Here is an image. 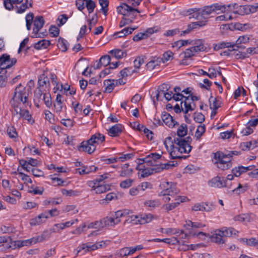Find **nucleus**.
Here are the masks:
<instances>
[{"label":"nucleus","instance_id":"1","mask_svg":"<svg viewBox=\"0 0 258 258\" xmlns=\"http://www.w3.org/2000/svg\"><path fill=\"white\" fill-rule=\"evenodd\" d=\"M171 142L172 145L170 146L171 151L170 155L172 159H185V157L181 156L182 153H189L192 149L190 144L192 142V139L188 136L185 138H174L172 140V138L168 137L166 138L164 142V144L167 149L168 146L167 142Z\"/></svg>","mask_w":258,"mask_h":258},{"label":"nucleus","instance_id":"2","mask_svg":"<svg viewBox=\"0 0 258 258\" xmlns=\"http://www.w3.org/2000/svg\"><path fill=\"white\" fill-rule=\"evenodd\" d=\"M29 94V90L20 84L15 88L13 98L10 101L11 106H30L31 103L28 101Z\"/></svg>","mask_w":258,"mask_h":258},{"label":"nucleus","instance_id":"3","mask_svg":"<svg viewBox=\"0 0 258 258\" xmlns=\"http://www.w3.org/2000/svg\"><path fill=\"white\" fill-rule=\"evenodd\" d=\"M118 13L122 15L124 17L119 23L120 28L133 22L137 16V13H140V11L130 6L125 3H122L117 8Z\"/></svg>","mask_w":258,"mask_h":258},{"label":"nucleus","instance_id":"4","mask_svg":"<svg viewBox=\"0 0 258 258\" xmlns=\"http://www.w3.org/2000/svg\"><path fill=\"white\" fill-rule=\"evenodd\" d=\"M230 154H225L221 152H217L214 154L215 164L223 170H227L232 167Z\"/></svg>","mask_w":258,"mask_h":258},{"label":"nucleus","instance_id":"5","mask_svg":"<svg viewBox=\"0 0 258 258\" xmlns=\"http://www.w3.org/2000/svg\"><path fill=\"white\" fill-rule=\"evenodd\" d=\"M160 187L162 191L158 193L159 197L170 196L173 198L179 192V190L176 187V184L172 182H162L160 184Z\"/></svg>","mask_w":258,"mask_h":258},{"label":"nucleus","instance_id":"6","mask_svg":"<svg viewBox=\"0 0 258 258\" xmlns=\"http://www.w3.org/2000/svg\"><path fill=\"white\" fill-rule=\"evenodd\" d=\"M184 227L186 230L188 231V234L193 237L200 236V235H204L205 236H209V234L203 232H199L196 233L194 232V229L202 228L206 226L205 224L199 222H192L190 220H187L185 221V224H184Z\"/></svg>","mask_w":258,"mask_h":258},{"label":"nucleus","instance_id":"7","mask_svg":"<svg viewBox=\"0 0 258 258\" xmlns=\"http://www.w3.org/2000/svg\"><path fill=\"white\" fill-rule=\"evenodd\" d=\"M108 242L109 241H102L96 242L93 244H91L90 242L83 243L77 247V253H79L83 250H84L85 252H87L103 248L106 246V243Z\"/></svg>","mask_w":258,"mask_h":258},{"label":"nucleus","instance_id":"8","mask_svg":"<svg viewBox=\"0 0 258 258\" xmlns=\"http://www.w3.org/2000/svg\"><path fill=\"white\" fill-rule=\"evenodd\" d=\"M45 21L42 16H37L34 20V27L33 29L32 38L42 37L44 35L39 31L44 25Z\"/></svg>","mask_w":258,"mask_h":258},{"label":"nucleus","instance_id":"9","mask_svg":"<svg viewBox=\"0 0 258 258\" xmlns=\"http://www.w3.org/2000/svg\"><path fill=\"white\" fill-rule=\"evenodd\" d=\"M87 185L97 194L105 192L110 189V186L108 184L104 185L102 183L98 182L97 181H89L87 182Z\"/></svg>","mask_w":258,"mask_h":258},{"label":"nucleus","instance_id":"10","mask_svg":"<svg viewBox=\"0 0 258 258\" xmlns=\"http://www.w3.org/2000/svg\"><path fill=\"white\" fill-rule=\"evenodd\" d=\"M37 89L45 92H49L50 89V85L48 77L44 74L39 76L38 81Z\"/></svg>","mask_w":258,"mask_h":258},{"label":"nucleus","instance_id":"11","mask_svg":"<svg viewBox=\"0 0 258 258\" xmlns=\"http://www.w3.org/2000/svg\"><path fill=\"white\" fill-rule=\"evenodd\" d=\"M96 146L90 141V139L83 141L79 147L78 150L80 151L87 152L91 154L96 150Z\"/></svg>","mask_w":258,"mask_h":258},{"label":"nucleus","instance_id":"12","mask_svg":"<svg viewBox=\"0 0 258 258\" xmlns=\"http://www.w3.org/2000/svg\"><path fill=\"white\" fill-rule=\"evenodd\" d=\"M214 12H217V11H220L222 13H225L226 12H233L234 13H236L234 11V10L237 9L238 7L237 4H229L227 6L226 5H220L218 4H215L212 5Z\"/></svg>","mask_w":258,"mask_h":258},{"label":"nucleus","instance_id":"13","mask_svg":"<svg viewBox=\"0 0 258 258\" xmlns=\"http://www.w3.org/2000/svg\"><path fill=\"white\" fill-rule=\"evenodd\" d=\"M209 186L214 188H221L226 186V180L225 178L216 176L208 182Z\"/></svg>","mask_w":258,"mask_h":258},{"label":"nucleus","instance_id":"14","mask_svg":"<svg viewBox=\"0 0 258 258\" xmlns=\"http://www.w3.org/2000/svg\"><path fill=\"white\" fill-rule=\"evenodd\" d=\"M11 61V64H8L6 67H3V70L5 71L7 69L10 68L11 67L15 64L17 59L15 58H11L9 55L5 53L0 56V64L4 65L7 62Z\"/></svg>","mask_w":258,"mask_h":258},{"label":"nucleus","instance_id":"15","mask_svg":"<svg viewBox=\"0 0 258 258\" xmlns=\"http://www.w3.org/2000/svg\"><path fill=\"white\" fill-rule=\"evenodd\" d=\"M46 234L43 233L36 237L22 240L23 246H29L37 242H41L46 239Z\"/></svg>","mask_w":258,"mask_h":258},{"label":"nucleus","instance_id":"16","mask_svg":"<svg viewBox=\"0 0 258 258\" xmlns=\"http://www.w3.org/2000/svg\"><path fill=\"white\" fill-rule=\"evenodd\" d=\"M254 167V166L251 165L247 167L243 166H238L235 167L232 170V173L236 177L240 176L242 174L246 172L247 171L251 170Z\"/></svg>","mask_w":258,"mask_h":258},{"label":"nucleus","instance_id":"17","mask_svg":"<svg viewBox=\"0 0 258 258\" xmlns=\"http://www.w3.org/2000/svg\"><path fill=\"white\" fill-rule=\"evenodd\" d=\"M162 119L164 123L169 127H173L177 124V122L174 120L172 116L167 112H163L162 114Z\"/></svg>","mask_w":258,"mask_h":258},{"label":"nucleus","instance_id":"18","mask_svg":"<svg viewBox=\"0 0 258 258\" xmlns=\"http://www.w3.org/2000/svg\"><path fill=\"white\" fill-rule=\"evenodd\" d=\"M48 218V212H44L39 214L37 217L33 218L30 221L31 225H36L41 224L45 221V220Z\"/></svg>","mask_w":258,"mask_h":258},{"label":"nucleus","instance_id":"19","mask_svg":"<svg viewBox=\"0 0 258 258\" xmlns=\"http://www.w3.org/2000/svg\"><path fill=\"white\" fill-rule=\"evenodd\" d=\"M122 131V125L121 124H116L108 130V135L111 137H117L119 136Z\"/></svg>","mask_w":258,"mask_h":258},{"label":"nucleus","instance_id":"20","mask_svg":"<svg viewBox=\"0 0 258 258\" xmlns=\"http://www.w3.org/2000/svg\"><path fill=\"white\" fill-rule=\"evenodd\" d=\"M91 143H93L96 146L105 141V136L99 133H96L92 135L90 138Z\"/></svg>","mask_w":258,"mask_h":258},{"label":"nucleus","instance_id":"21","mask_svg":"<svg viewBox=\"0 0 258 258\" xmlns=\"http://www.w3.org/2000/svg\"><path fill=\"white\" fill-rule=\"evenodd\" d=\"M210 237L211 240L215 243L221 244L225 242L223 236L222 235V232H221L220 230H216L215 233L211 235Z\"/></svg>","mask_w":258,"mask_h":258},{"label":"nucleus","instance_id":"22","mask_svg":"<svg viewBox=\"0 0 258 258\" xmlns=\"http://www.w3.org/2000/svg\"><path fill=\"white\" fill-rule=\"evenodd\" d=\"M192 210L195 211L209 212L212 210V208L207 204L203 203L195 204L192 207Z\"/></svg>","mask_w":258,"mask_h":258},{"label":"nucleus","instance_id":"23","mask_svg":"<svg viewBox=\"0 0 258 258\" xmlns=\"http://www.w3.org/2000/svg\"><path fill=\"white\" fill-rule=\"evenodd\" d=\"M161 155L156 153H151L144 158L143 161L145 162L148 163L150 165H154L157 159H160Z\"/></svg>","mask_w":258,"mask_h":258},{"label":"nucleus","instance_id":"24","mask_svg":"<svg viewBox=\"0 0 258 258\" xmlns=\"http://www.w3.org/2000/svg\"><path fill=\"white\" fill-rule=\"evenodd\" d=\"M144 204L149 210H152L160 205V202L157 199L150 200L145 201Z\"/></svg>","mask_w":258,"mask_h":258},{"label":"nucleus","instance_id":"25","mask_svg":"<svg viewBox=\"0 0 258 258\" xmlns=\"http://www.w3.org/2000/svg\"><path fill=\"white\" fill-rule=\"evenodd\" d=\"M184 106L185 108L184 113H187L189 111L194 110L196 107V104L191 101H189V96L185 97L184 100Z\"/></svg>","mask_w":258,"mask_h":258},{"label":"nucleus","instance_id":"26","mask_svg":"<svg viewBox=\"0 0 258 258\" xmlns=\"http://www.w3.org/2000/svg\"><path fill=\"white\" fill-rule=\"evenodd\" d=\"M103 228L107 226H113L117 223H116L115 220L113 217H106L101 219Z\"/></svg>","mask_w":258,"mask_h":258},{"label":"nucleus","instance_id":"27","mask_svg":"<svg viewBox=\"0 0 258 258\" xmlns=\"http://www.w3.org/2000/svg\"><path fill=\"white\" fill-rule=\"evenodd\" d=\"M130 213L128 210H119L115 212L114 214L113 217L115 220L116 223L118 224L120 222V218L123 217H126Z\"/></svg>","mask_w":258,"mask_h":258},{"label":"nucleus","instance_id":"28","mask_svg":"<svg viewBox=\"0 0 258 258\" xmlns=\"http://www.w3.org/2000/svg\"><path fill=\"white\" fill-rule=\"evenodd\" d=\"M130 165L128 163L124 164L121 167V170L120 171V175L122 177L130 176L132 174L133 170L129 168Z\"/></svg>","mask_w":258,"mask_h":258},{"label":"nucleus","instance_id":"29","mask_svg":"<svg viewBox=\"0 0 258 258\" xmlns=\"http://www.w3.org/2000/svg\"><path fill=\"white\" fill-rule=\"evenodd\" d=\"M50 44V42L46 39H42L34 44V47L37 50L45 49Z\"/></svg>","mask_w":258,"mask_h":258},{"label":"nucleus","instance_id":"30","mask_svg":"<svg viewBox=\"0 0 258 258\" xmlns=\"http://www.w3.org/2000/svg\"><path fill=\"white\" fill-rule=\"evenodd\" d=\"M61 98L62 96L60 94H58L56 95L55 101L53 104L54 109L56 112H60L62 109L63 105Z\"/></svg>","mask_w":258,"mask_h":258},{"label":"nucleus","instance_id":"31","mask_svg":"<svg viewBox=\"0 0 258 258\" xmlns=\"http://www.w3.org/2000/svg\"><path fill=\"white\" fill-rule=\"evenodd\" d=\"M140 220V216L137 215H131L126 216L124 224L125 223H132L133 224H141V221Z\"/></svg>","mask_w":258,"mask_h":258},{"label":"nucleus","instance_id":"32","mask_svg":"<svg viewBox=\"0 0 258 258\" xmlns=\"http://www.w3.org/2000/svg\"><path fill=\"white\" fill-rule=\"evenodd\" d=\"M27 106H17V107H12L14 111L13 112V114L14 116H16L18 119H20L22 118L23 114L24 113V111L26 109L24 108Z\"/></svg>","mask_w":258,"mask_h":258},{"label":"nucleus","instance_id":"33","mask_svg":"<svg viewBox=\"0 0 258 258\" xmlns=\"http://www.w3.org/2000/svg\"><path fill=\"white\" fill-rule=\"evenodd\" d=\"M187 133V126L185 123L181 124L177 129V138H183Z\"/></svg>","mask_w":258,"mask_h":258},{"label":"nucleus","instance_id":"34","mask_svg":"<svg viewBox=\"0 0 258 258\" xmlns=\"http://www.w3.org/2000/svg\"><path fill=\"white\" fill-rule=\"evenodd\" d=\"M23 0H4V5L5 8L11 10L13 8V5H17L21 3Z\"/></svg>","mask_w":258,"mask_h":258},{"label":"nucleus","instance_id":"35","mask_svg":"<svg viewBox=\"0 0 258 258\" xmlns=\"http://www.w3.org/2000/svg\"><path fill=\"white\" fill-rule=\"evenodd\" d=\"M45 93V91L40 89H36L34 91V100L35 102V105L37 107H39L38 104H36V102L40 103L42 101V96H43V94Z\"/></svg>","mask_w":258,"mask_h":258},{"label":"nucleus","instance_id":"36","mask_svg":"<svg viewBox=\"0 0 258 258\" xmlns=\"http://www.w3.org/2000/svg\"><path fill=\"white\" fill-rule=\"evenodd\" d=\"M68 43L64 39L59 37L58 39L57 46L62 52H65L68 49Z\"/></svg>","mask_w":258,"mask_h":258},{"label":"nucleus","instance_id":"37","mask_svg":"<svg viewBox=\"0 0 258 258\" xmlns=\"http://www.w3.org/2000/svg\"><path fill=\"white\" fill-rule=\"evenodd\" d=\"M194 46H192L198 52L204 50V46L202 40L199 39L193 41L192 44Z\"/></svg>","mask_w":258,"mask_h":258},{"label":"nucleus","instance_id":"38","mask_svg":"<svg viewBox=\"0 0 258 258\" xmlns=\"http://www.w3.org/2000/svg\"><path fill=\"white\" fill-rule=\"evenodd\" d=\"M137 72L136 70L133 69L132 67H130L124 68L119 73L122 78H125L128 76H131L133 73Z\"/></svg>","mask_w":258,"mask_h":258},{"label":"nucleus","instance_id":"39","mask_svg":"<svg viewBox=\"0 0 258 258\" xmlns=\"http://www.w3.org/2000/svg\"><path fill=\"white\" fill-rule=\"evenodd\" d=\"M42 101L44 102L46 106L48 108L52 106L51 95L48 92H45V93L43 94Z\"/></svg>","mask_w":258,"mask_h":258},{"label":"nucleus","instance_id":"40","mask_svg":"<svg viewBox=\"0 0 258 258\" xmlns=\"http://www.w3.org/2000/svg\"><path fill=\"white\" fill-rule=\"evenodd\" d=\"M234 43H231V42H221L215 45L214 47V49L215 50L216 49H223L225 48H232L234 47Z\"/></svg>","mask_w":258,"mask_h":258},{"label":"nucleus","instance_id":"41","mask_svg":"<svg viewBox=\"0 0 258 258\" xmlns=\"http://www.w3.org/2000/svg\"><path fill=\"white\" fill-rule=\"evenodd\" d=\"M201 11L202 18H203L204 19H207L208 16L212 13L214 12V9H213L212 5H211L204 7L203 9H202Z\"/></svg>","mask_w":258,"mask_h":258},{"label":"nucleus","instance_id":"42","mask_svg":"<svg viewBox=\"0 0 258 258\" xmlns=\"http://www.w3.org/2000/svg\"><path fill=\"white\" fill-rule=\"evenodd\" d=\"M221 232H222V235L223 237H230L233 235H236V230H235L232 228H223L221 230H220Z\"/></svg>","mask_w":258,"mask_h":258},{"label":"nucleus","instance_id":"43","mask_svg":"<svg viewBox=\"0 0 258 258\" xmlns=\"http://www.w3.org/2000/svg\"><path fill=\"white\" fill-rule=\"evenodd\" d=\"M189 13V15H192L191 17L197 19L198 20L202 18V11L200 9L194 8L191 9L188 11Z\"/></svg>","mask_w":258,"mask_h":258},{"label":"nucleus","instance_id":"44","mask_svg":"<svg viewBox=\"0 0 258 258\" xmlns=\"http://www.w3.org/2000/svg\"><path fill=\"white\" fill-rule=\"evenodd\" d=\"M104 85L105 86V91L107 93H111L114 88V84L110 79L105 80Z\"/></svg>","mask_w":258,"mask_h":258},{"label":"nucleus","instance_id":"45","mask_svg":"<svg viewBox=\"0 0 258 258\" xmlns=\"http://www.w3.org/2000/svg\"><path fill=\"white\" fill-rule=\"evenodd\" d=\"M160 61L158 60V58L150 60L147 64V68L150 71L153 70L156 66H159Z\"/></svg>","mask_w":258,"mask_h":258},{"label":"nucleus","instance_id":"46","mask_svg":"<svg viewBox=\"0 0 258 258\" xmlns=\"http://www.w3.org/2000/svg\"><path fill=\"white\" fill-rule=\"evenodd\" d=\"M99 3L101 7V10L103 14L106 16L107 14L109 1L108 0H99Z\"/></svg>","mask_w":258,"mask_h":258},{"label":"nucleus","instance_id":"47","mask_svg":"<svg viewBox=\"0 0 258 258\" xmlns=\"http://www.w3.org/2000/svg\"><path fill=\"white\" fill-rule=\"evenodd\" d=\"M34 15L33 13H30L26 16V27L28 30L31 29V25L33 21Z\"/></svg>","mask_w":258,"mask_h":258},{"label":"nucleus","instance_id":"48","mask_svg":"<svg viewBox=\"0 0 258 258\" xmlns=\"http://www.w3.org/2000/svg\"><path fill=\"white\" fill-rule=\"evenodd\" d=\"M86 7L89 14L93 13L96 7L95 3L92 0H86Z\"/></svg>","mask_w":258,"mask_h":258},{"label":"nucleus","instance_id":"49","mask_svg":"<svg viewBox=\"0 0 258 258\" xmlns=\"http://www.w3.org/2000/svg\"><path fill=\"white\" fill-rule=\"evenodd\" d=\"M112 56L117 58L120 59L123 56V52L120 49H114L111 50L109 52Z\"/></svg>","mask_w":258,"mask_h":258},{"label":"nucleus","instance_id":"50","mask_svg":"<svg viewBox=\"0 0 258 258\" xmlns=\"http://www.w3.org/2000/svg\"><path fill=\"white\" fill-rule=\"evenodd\" d=\"M198 52L195 48H194L192 47H191L189 48L186 49L183 52L184 56L185 58H190L191 57L195 55L196 53Z\"/></svg>","mask_w":258,"mask_h":258},{"label":"nucleus","instance_id":"51","mask_svg":"<svg viewBox=\"0 0 258 258\" xmlns=\"http://www.w3.org/2000/svg\"><path fill=\"white\" fill-rule=\"evenodd\" d=\"M111 57L108 55H105L101 56L100 58V63H102V66L106 67L110 64Z\"/></svg>","mask_w":258,"mask_h":258},{"label":"nucleus","instance_id":"52","mask_svg":"<svg viewBox=\"0 0 258 258\" xmlns=\"http://www.w3.org/2000/svg\"><path fill=\"white\" fill-rule=\"evenodd\" d=\"M205 125H199L198 126V128L196 132L195 137L197 138V139H199L201 138V137L202 136V135L205 133Z\"/></svg>","mask_w":258,"mask_h":258},{"label":"nucleus","instance_id":"53","mask_svg":"<svg viewBox=\"0 0 258 258\" xmlns=\"http://www.w3.org/2000/svg\"><path fill=\"white\" fill-rule=\"evenodd\" d=\"M98 21V17L96 14H95L91 19L88 20L89 22V27L88 29L89 32H90L92 30V27L95 26Z\"/></svg>","mask_w":258,"mask_h":258},{"label":"nucleus","instance_id":"54","mask_svg":"<svg viewBox=\"0 0 258 258\" xmlns=\"http://www.w3.org/2000/svg\"><path fill=\"white\" fill-rule=\"evenodd\" d=\"M179 205L178 202H173L169 204H165L163 206V208L167 212H169L175 209Z\"/></svg>","mask_w":258,"mask_h":258},{"label":"nucleus","instance_id":"55","mask_svg":"<svg viewBox=\"0 0 258 258\" xmlns=\"http://www.w3.org/2000/svg\"><path fill=\"white\" fill-rule=\"evenodd\" d=\"M68 20V17L66 14L59 15L57 19V21L59 22V23L57 24V26L59 27H61L66 23Z\"/></svg>","mask_w":258,"mask_h":258},{"label":"nucleus","instance_id":"56","mask_svg":"<svg viewBox=\"0 0 258 258\" xmlns=\"http://www.w3.org/2000/svg\"><path fill=\"white\" fill-rule=\"evenodd\" d=\"M153 218V215L151 214L140 216L141 224L149 223Z\"/></svg>","mask_w":258,"mask_h":258},{"label":"nucleus","instance_id":"57","mask_svg":"<svg viewBox=\"0 0 258 258\" xmlns=\"http://www.w3.org/2000/svg\"><path fill=\"white\" fill-rule=\"evenodd\" d=\"M210 102V108L211 109H217L220 106L218 104L216 98H213L211 96L209 98Z\"/></svg>","mask_w":258,"mask_h":258},{"label":"nucleus","instance_id":"58","mask_svg":"<svg viewBox=\"0 0 258 258\" xmlns=\"http://www.w3.org/2000/svg\"><path fill=\"white\" fill-rule=\"evenodd\" d=\"M88 229L95 228V229H100L103 228L102 223H101V220L99 221H95L90 223L87 226Z\"/></svg>","mask_w":258,"mask_h":258},{"label":"nucleus","instance_id":"59","mask_svg":"<svg viewBox=\"0 0 258 258\" xmlns=\"http://www.w3.org/2000/svg\"><path fill=\"white\" fill-rule=\"evenodd\" d=\"M249 38L247 35L241 36L236 40L237 45L245 44L249 42Z\"/></svg>","mask_w":258,"mask_h":258},{"label":"nucleus","instance_id":"60","mask_svg":"<svg viewBox=\"0 0 258 258\" xmlns=\"http://www.w3.org/2000/svg\"><path fill=\"white\" fill-rule=\"evenodd\" d=\"M133 182V179H127L120 183V186L123 188H128L132 185Z\"/></svg>","mask_w":258,"mask_h":258},{"label":"nucleus","instance_id":"61","mask_svg":"<svg viewBox=\"0 0 258 258\" xmlns=\"http://www.w3.org/2000/svg\"><path fill=\"white\" fill-rule=\"evenodd\" d=\"M239 148L242 151L251 149V143L249 142H242L240 144Z\"/></svg>","mask_w":258,"mask_h":258},{"label":"nucleus","instance_id":"62","mask_svg":"<svg viewBox=\"0 0 258 258\" xmlns=\"http://www.w3.org/2000/svg\"><path fill=\"white\" fill-rule=\"evenodd\" d=\"M155 169L154 168H145L142 171L141 177H146L153 174Z\"/></svg>","mask_w":258,"mask_h":258},{"label":"nucleus","instance_id":"63","mask_svg":"<svg viewBox=\"0 0 258 258\" xmlns=\"http://www.w3.org/2000/svg\"><path fill=\"white\" fill-rule=\"evenodd\" d=\"M148 38V34L144 33H139L134 36L133 40L134 41L137 42L141 40Z\"/></svg>","mask_w":258,"mask_h":258},{"label":"nucleus","instance_id":"64","mask_svg":"<svg viewBox=\"0 0 258 258\" xmlns=\"http://www.w3.org/2000/svg\"><path fill=\"white\" fill-rule=\"evenodd\" d=\"M49 33L52 34L53 37H56L58 35L59 33V29L58 27L54 25H51L49 28Z\"/></svg>","mask_w":258,"mask_h":258}]
</instances>
